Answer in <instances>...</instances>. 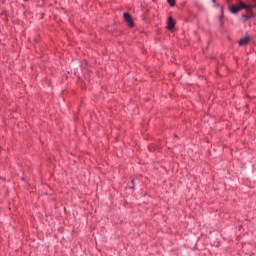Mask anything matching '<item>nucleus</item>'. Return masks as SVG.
<instances>
[{
	"mask_svg": "<svg viewBox=\"0 0 256 256\" xmlns=\"http://www.w3.org/2000/svg\"><path fill=\"white\" fill-rule=\"evenodd\" d=\"M253 3H254V5L245 4L244 2H239L238 5L228 6V10L233 15L239 13V11H241L242 9H245L246 11H253V9H255V7H256V0H253Z\"/></svg>",
	"mask_w": 256,
	"mask_h": 256,
	"instance_id": "obj_1",
	"label": "nucleus"
},
{
	"mask_svg": "<svg viewBox=\"0 0 256 256\" xmlns=\"http://www.w3.org/2000/svg\"><path fill=\"white\" fill-rule=\"evenodd\" d=\"M124 21L127 23L128 27H134L135 24L133 23V18H131V15L129 13L123 14Z\"/></svg>",
	"mask_w": 256,
	"mask_h": 256,
	"instance_id": "obj_2",
	"label": "nucleus"
},
{
	"mask_svg": "<svg viewBox=\"0 0 256 256\" xmlns=\"http://www.w3.org/2000/svg\"><path fill=\"white\" fill-rule=\"evenodd\" d=\"M250 41H251V37L245 36V37L241 38V39L238 41V43H239V45H240L241 47H245V45H249Z\"/></svg>",
	"mask_w": 256,
	"mask_h": 256,
	"instance_id": "obj_3",
	"label": "nucleus"
},
{
	"mask_svg": "<svg viewBox=\"0 0 256 256\" xmlns=\"http://www.w3.org/2000/svg\"><path fill=\"white\" fill-rule=\"evenodd\" d=\"M175 28V22H173V17H169L167 21V29L169 31L173 30Z\"/></svg>",
	"mask_w": 256,
	"mask_h": 256,
	"instance_id": "obj_4",
	"label": "nucleus"
},
{
	"mask_svg": "<svg viewBox=\"0 0 256 256\" xmlns=\"http://www.w3.org/2000/svg\"><path fill=\"white\" fill-rule=\"evenodd\" d=\"M220 25L223 26V7L221 8Z\"/></svg>",
	"mask_w": 256,
	"mask_h": 256,
	"instance_id": "obj_5",
	"label": "nucleus"
},
{
	"mask_svg": "<svg viewBox=\"0 0 256 256\" xmlns=\"http://www.w3.org/2000/svg\"><path fill=\"white\" fill-rule=\"evenodd\" d=\"M170 7H175V0H167Z\"/></svg>",
	"mask_w": 256,
	"mask_h": 256,
	"instance_id": "obj_6",
	"label": "nucleus"
},
{
	"mask_svg": "<svg viewBox=\"0 0 256 256\" xmlns=\"http://www.w3.org/2000/svg\"><path fill=\"white\" fill-rule=\"evenodd\" d=\"M250 18H251V16H249V15L244 16V19H250Z\"/></svg>",
	"mask_w": 256,
	"mask_h": 256,
	"instance_id": "obj_7",
	"label": "nucleus"
},
{
	"mask_svg": "<svg viewBox=\"0 0 256 256\" xmlns=\"http://www.w3.org/2000/svg\"><path fill=\"white\" fill-rule=\"evenodd\" d=\"M216 0H212L213 3H215Z\"/></svg>",
	"mask_w": 256,
	"mask_h": 256,
	"instance_id": "obj_8",
	"label": "nucleus"
},
{
	"mask_svg": "<svg viewBox=\"0 0 256 256\" xmlns=\"http://www.w3.org/2000/svg\"><path fill=\"white\" fill-rule=\"evenodd\" d=\"M24 1H29V0H24Z\"/></svg>",
	"mask_w": 256,
	"mask_h": 256,
	"instance_id": "obj_9",
	"label": "nucleus"
}]
</instances>
